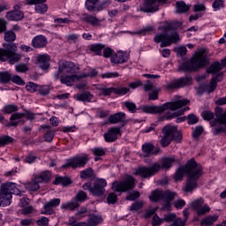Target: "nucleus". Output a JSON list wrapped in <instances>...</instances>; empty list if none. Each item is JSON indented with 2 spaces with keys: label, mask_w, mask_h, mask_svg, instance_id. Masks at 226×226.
Segmentation results:
<instances>
[{
  "label": "nucleus",
  "mask_w": 226,
  "mask_h": 226,
  "mask_svg": "<svg viewBox=\"0 0 226 226\" xmlns=\"http://www.w3.org/2000/svg\"><path fill=\"white\" fill-rule=\"evenodd\" d=\"M54 185H62L63 186H68L72 185V180L66 177H57L54 182Z\"/></svg>",
  "instance_id": "41"
},
{
  "label": "nucleus",
  "mask_w": 226,
  "mask_h": 226,
  "mask_svg": "<svg viewBox=\"0 0 226 226\" xmlns=\"http://www.w3.org/2000/svg\"><path fill=\"white\" fill-rule=\"evenodd\" d=\"M105 186H107V180L103 178L97 179L90 189V193L95 197H102L105 192Z\"/></svg>",
  "instance_id": "15"
},
{
  "label": "nucleus",
  "mask_w": 226,
  "mask_h": 226,
  "mask_svg": "<svg viewBox=\"0 0 226 226\" xmlns=\"http://www.w3.org/2000/svg\"><path fill=\"white\" fill-rule=\"evenodd\" d=\"M186 110H190V108L185 107L184 109H178L177 111H174L172 113L166 114V119H174L175 117H179V116H183Z\"/></svg>",
  "instance_id": "36"
},
{
  "label": "nucleus",
  "mask_w": 226,
  "mask_h": 226,
  "mask_svg": "<svg viewBox=\"0 0 226 226\" xmlns=\"http://www.w3.org/2000/svg\"><path fill=\"white\" fill-rule=\"evenodd\" d=\"M87 162H89V155H76L68 159L66 163L62 166L63 169H82L86 167Z\"/></svg>",
  "instance_id": "12"
},
{
  "label": "nucleus",
  "mask_w": 226,
  "mask_h": 226,
  "mask_svg": "<svg viewBox=\"0 0 226 226\" xmlns=\"http://www.w3.org/2000/svg\"><path fill=\"white\" fill-rule=\"evenodd\" d=\"M11 80V74L9 72H0V84H8Z\"/></svg>",
  "instance_id": "42"
},
{
  "label": "nucleus",
  "mask_w": 226,
  "mask_h": 226,
  "mask_svg": "<svg viewBox=\"0 0 226 226\" xmlns=\"http://www.w3.org/2000/svg\"><path fill=\"white\" fill-rule=\"evenodd\" d=\"M83 20L94 27H100V26H102V19H98V18L94 15H87Z\"/></svg>",
  "instance_id": "32"
},
{
  "label": "nucleus",
  "mask_w": 226,
  "mask_h": 226,
  "mask_svg": "<svg viewBox=\"0 0 226 226\" xmlns=\"http://www.w3.org/2000/svg\"><path fill=\"white\" fill-rule=\"evenodd\" d=\"M74 100H77V102H83L84 103L91 102V100H93V94L89 92H82L73 95Z\"/></svg>",
  "instance_id": "27"
},
{
  "label": "nucleus",
  "mask_w": 226,
  "mask_h": 226,
  "mask_svg": "<svg viewBox=\"0 0 226 226\" xmlns=\"http://www.w3.org/2000/svg\"><path fill=\"white\" fill-rule=\"evenodd\" d=\"M19 224L21 226H31L34 224V221L33 219H20Z\"/></svg>",
  "instance_id": "64"
},
{
  "label": "nucleus",
  "mask_w": 226,
  "mask_h": 226,
  "mask_svg": "<svg viewBox=\"0 0 226 226\" xmlns=\"http://www.w3.org/2000/svg\"><path fill=\"white\" fill-rule=\"evenodd\" d=\"M37 91L39 94L47 96V94H50V87L49 85L38 86Z\"/></svg>",
  "instance_id": "46"
},
{
  "label": "nucleus",
  "mask_w": 226,
  "mask_h": 226,
  "mask_svg": "<svg viewBox=\"0 0 226 226\" xmlns=\"http://www.w3.org/2000/svg\"><path fill=\"white\" fill-rule=\"evenodd\" d=\"M17 44H4V49H0V61H9V64L19 63V61L22 59V55L17 53Z\"/></svg>",
  "instance_id": "7"
},
{
  "label": "nucleus",
  "mask_w": 226,
  "mask_h": 226,
  "mask_svg": "<svg viewBox=\"0 0 226 226\" xmlns=\"http://www.w3.org/2000/svg\"><path fill=\"white\" fill-rule=\"evenodd\" d=\"M144 91H152L148 94V100H158V93L160 88H157L151 83V81H147V83L143 86Z\"/></svg>",
  "instance_id": "22"
},
{
  "label": "nucleus",
  "mask_w": 226,
  "mask_h": 226,
  "mask_svg": "<svg viewBox=\"0 0 226 226\" xmlns=\"http://www.w3.org/2000/svg\"><path fill=\"white\" fill-rule=\"evenodd\" d=\"M80 74L62 76L60 79V82H62V84H65V86H73L75 80H80Z\"/></svg>",
  "instance_id": "28"
},
{
  "label": "nucleus",
  "mask_w": 226,
  "mask_h": 226,
  "mask_svg": "<svg viewBox=\"0 0 226 226\" xmlns=\"http://www.w3.org/2000/svg\"><path fill=\"white\" fill-rule=\"evenodd\" d=\"M130 59V55L126 51H118L111 57V63L115 64H123Z\"/></svg>",
  "instance_id": "21"
},
{
  "label": "nucleus",
  "mask_w": 226,
  "mask_h": 226,
  "mask_svg": "<svg viewBox=\"0 0 226 226\" xmlns=\"http://www.w3.org/2000/svg\"><path fill=\"white\" fill-rule=\"evenodd\" d=\"M176 7L177 13H186L190 10V5L186 4L184 1L177 2Z\"/></svg>",
  "instance_id": "37"
},
{
  "label": "nucleus",
  "mask_w": 226,
  "mask_h": 226,
  "mask_svg": "<svg viewBox=\"0 0 226 226\" xmlns=\"http://www.w3.org/2000/svg\"><path fill=\"white\" fill-rule=\"evenodd\" d=\"M49 41L45 35H36L32 40V45L34 47V49H45Z\"/></svg>",
  "instance_id": "23"
},
{
  "label": "nucleus",
  "mask_w": 226,
  "mask_h": 226,
  "mask_svg": "<svg viewBox=\"0 0 226 226\" xmlns=\"http://www.w3.org/2000/svg\"><path fill=\"white\" fill-rule=\"evenodd\" d=\"M185 174L188 180L184 187V192H192L197 188V179L202 176V167L197 164L195 160H190L185 166H181L177 170L174 176L175 181H181Z\"/></svg>",
  "instance_id": "1"
},
{
  "label": "nucleus",
  "mask_w": 226,
  "mask_h": 226,
  "mask_svg": "<svg viewBox=\"0 0 226 226\" xmlns=\"http://www.w3.org/2000/svg\"><path fill=\"white\" fill-rule=\"evenodd\" d=\"M126 114L124 112H117L115 113L109 117V122L111 124H117V123H121L123 119H125Z\"/></svg>",
  "instance_id": "31"
},
{
  "label": "nucleus",
  "mask_w": 226,
  "mask_h": 226,
  "mask_svg": "<svg viewBox=\"0 0 226 226\" xmlns=\"http://www.w3.org/2000/svg\"><path fill=\"white\" fill-rule=\"evenodd\" d=\"M124 107L129 110V112H135L137 110V106L132 102H125Z\"/></svg>",
  "instance_id": "62"
},
{
  "label": "nucleus",
  "mask_w": 226,
  "mask_h": 226,
  "mask_svg": "<svg viewBox=\"0 0 226 226\" xmlns=\"http://www.w3.org/2000/svg\"><path fill=\"white\" fill-rule=\"evenodd\" d=\"M41 128H47L46 133L44 134L46 142H52L54 140V131L50 129V126L47 125H42Z\"/></svg>",
  "instance_id": "40"
},
{
  "label": "nucleus",
  "mask_w": 226,
  "mask_h": 226,
  "mask_svg": "<svg viewBox=\"0 0 226 226\" xmlns=\"http://www.w3.org/2000/svg\"><path fill=\"white\" fill-rule=\"evenodd\" d=\"M143 206H144L143 201H137L130 207V211H139L142 209Z\"/></svg>",
  "instance_id": "57"
},
{
  "label": "nucleus",
  "mask_w": 226,
  "mask_h": 226,
  "mask_svg": "<svg viewBox=\"0 0 226 226\" xmlns=\"http://www.w3.org/2000/svg\"><path fill=\"white\" fill-rule=\"evenodd\" d=\"M223 66H226V58L222 59L221 64L219 62L212 64L207 69V73H212V75H218L223 69Z\"/></svg>",
  "instance_id": "24"
},
{
  "label": "nucleus",
  "mask_w": 226,
  "mask_h": 226,
  "mask_svg": "<svg viewBox=\"0 0 226 226\" xmlns=\"http://www.w3.org/2000/svg\"><path fill=\"white\" fill-rule=\"evenodd\" d=\"M80 206V203H78L75 200L68 201L66 203H63L61 206V209H70V211H74Z\"/></svg>",
  "instance_id": "35"
},
{
  "label": "nucleus",
  "mask_w": 226,
  "mask_h": 226,
  "mask_svg": "<svg viewBox=\"0 0 226 226\" xmlns=\"http://www.w3.org/2000/svg\"><path fill=\"white\" fill-rule=\"evenodd\" d=\"M26 89L28 93H36L38 91V85L34 82H28L26 85Z\"/></svg>",
  "instance_id": "52"
},
{
  "label": "nucleus",
  "mask_w": 226,
  "mask_h": 226,
  "mask_svg": "<svg viewBox=\"0 0 226 226\" xmlns=\"http://www.w3.org/2000/svg\"><path fill=\"white\" fill-rule=\"evenodd\" d=\"M16 72L19 73H26V72L29 71V67L26 64H19L15 66Z\"/></svg>",
  "instance_id": "54"
},
{
  "label": "nucleus",
  "mask_w": 226,
  "mask_h": 226,
  "mask_svg": "<svg viewBox=\"0 0 226 226\" xmlns=\"http://www.w3.org/2000/svg\"><path fill=\"white\" fill-rule=\"evenodd\" d=\"M22 192L17 188L15 183H5L0 186V206H10L11 204V195L22 197Z\"/></svg>",
  "instance_id": "6"
},
{
  "label": "nucleus",
  "mask_w": 226,
  "mask_h": 226,
  "mask_svg": "<svg viewBox=\"0 0 226 226\" xmlns=\"http://www.w3.org/2000/svg\"><path fill=\"white\" fill-rule=\"evenodd\" d=\"M201 116L205 121H211L215 117V114L209 110L203 111Z\"/></svg>",
  "instance_id": "58"
},
{
  "label": "nucleus",
  "mask_w": 226,
  "mask_h": 226,
  "mask_svg": "<svg viewBox=\"0 0 226 226\" xmlns=\"http://www.w3.org/2000/svg\"><path fill=\"white\" fill-rule=\"evenodd\" d=\"M133 188H135V178L132 176H128L124 180L113 182L111 186L113 192L120 193L133 190Z\"/></svg>",
  "instance_id": "11"
},
{
  "label": "nucleus",
  "mask_w": 226,
  "mask_h": 226,
  "mask_svg": "<svg viewBox=\"0 0 226 226\" xmlns=\"http://www.w3.org/2000/svg\"><path fill=\"white\" fill-rule=\"evenodd\" d=\"M183 136L181 135V132L177 131V126L166 125L162 128V136L161 137L160 143L162 147H167L172 140L181 142Z\"/></svg>",
  "instance_id": "8"
},
{
  "label": "nucleus",
  "mask_w": 226,
  "mask_h": 226,
  "mask_svg": "<svg viewBox=\"0 0 226 226\" xmlns=\"http://www.w3.org/2000/svg\"><path fill=\"white\" fill-rule=\"evenodd\" d=\"M61 204V199L55 198L48 201L41 209V215H54V207H57Z\"/></svg>",
  "instance_id": "18"
},
{
  "label": "nucleus",
  "mask_w": 226,
  "mask_h": 226,
  "mask_svg": "<svg viewBox=\"0 0 226 226\" xmlns=\"http://www.w3.org/2000/svg\"><path fill=\"white\" fill-rule=\"evenodd\" d=\"M11 80L13 84H17L18 86H24L26 84L19 75L11 76Z\"/></svg>",
  "instance_id": "55"
},
{
  "label": "nucleus",
  "mask_w": 226,
  "mask_h": 226,
  "mask_svg": "<svg viewBox=\"0 0 226 226\" xmlns=\"http://www.w3.org/2000/svg\"><path fill=\"white\" fill-rule=\"evenodd\" d=\"M149 200L152 202H158L159 200H163V192L162 191H154L149 196Z\"/></svg>",
  "instance_id": "38"
},
{
  "label": "nucleus",
  "mask_w": 226,
  "mask_h": 226,
  "mask_svg": "<svg viewBox=\"0 0 226 226\" xmlns=\"http://www.w3.org/2000/svg\"><path fill=\"white\" fill-rule=\"evenodd\" d=\"M163 223V219L160 218L157 215H154L152 220L153 226L162 225Z\"/></svg>",
  "instance_id": "63"
},
{
  "label": "nucleus",
  "mask_w": 226,
  "mask_h": 226,
  "mask_svg": "<svg viewBox=\"0 0 226 226\" xmlns=\"http://www.w3.org/2000/svg\"><path fill=\"white\" fill-rule=\"evenodd\" d=\"M191 207L196 211L197 216H204V215H207L211 211V207L204 202L202 198L192 200Z\"/></svg>",
  "instance_id": "14"
},
{
  "label": "nucleus",
  "mask_w": 226,
  "mask_h": 226,
  "mask_svg": "<svg viewBox=\"0 0 226 226\" xmlns=\"http://www.w3.org/2000/svg\"><path fill=\"white\" fill-rule=\"evenodd\" d=\"M216 117L214 121L210 122L211 126L214 128V135H219V133H226V111H223V108L217 107Z\"/></svg>",
  "instance_id": "9"
},
{
  "label": "nucleus",
  "mask_w": 226,
  "mask_h": 226,
  "mask_svg": "<svg viewBox=\"0 0 226 226\" xmlns=\"http://www.w3.org/2000/svg\"><path fill=\"white\" fill-rule=\"evenodd\" d=\"M58 68L60 73H76L77 70H79L73 62L66 60H60L58 62Z\"/></svg>",
  "instance_id": "16"
},
{
  "label": "nucleus",
  "mask_w": 226,
  "mask_h": 226,
  "mask_svg": "<svg viewBox=\"0 0 226 226\" xmlns=\"http://www.w3.org/2000/svg\"><path fill=\"white\" fill-rule=\"evenodd\" d=\"M188 103H190V100L182 99L166 102L161 106H140L138 109L142 110L145 114H162L165 110H172V112L179 110V109L185 107V105H188Z\"/></svg>",
  "instance_id": "4"
},
{
  "label": "nucleus",
  "mask_w": 226,
  "mask_h": 226,
  "mask_svg": "<svg viewBox=\"0 0 226 226\" xmlns=\"http://www.w3.org/2000/svg\"><path fill=\"white\" fill-rule=\"evenodd\" d=\"M24 117H26V113H14L11 116V122L8 124V126H17L20 123H24Z\"/></svg>",
  "instance_id": "26"
},
{
  "label": "nucleus",
  "mask_w": 226,
  "mask_h": 226,
  "mask_svg": "<svg viewBox=\"0 0 226 226\" xmlns=\"http://www.w3.org/2000/svg\"><path fill=\"white\" fill-rule=\"evenodd\" d=\"M167 0H144L143 4L139 7V11L145 13H154L160 10L161 4H165Z\"/></svg>",
  "instance_id": "13"
},
{
  "label": "nucleus",
  "mask_w": 226,
  "mask_h": 226,
  "mask_svg": "<svg viewBox=\"0 0 226 226\" xmlns=\"http://www.w3.org/2000/svg\"><path fill=\"white\" fill-rule=\"evenodd\" d=\"M56 27H63V24H71L72 22L68 18H57L54 19Z\"/></svg>",
  "instance_id": "45"
},
{
  "label": "nucleus",
  "mask_w": 226,
  "mask_h": 226,
  "mask_svg": "<svg viewBox=\"0 0 226 226\" xmlns=\"http://www.w3.org/2000/svg\"><path fill=\"white\" fill-rule=\"evenodd\" d=\"M19 110V106L15 104H9L3 108L2 112L4 114H13V112H17Z\"/></svg>",
  "instance_id": "44"
},
{
  "label": "nucleus",
  "mask_w": 226,
  "mask_h": 226,
  "mask_svg": "<svg viewBox=\"0 0 226 226\" xmlns=\"http://www.w3.org/2000/svg\"><path fill=\"white\" fill-rule=\"evenodd\" d=\"M176 197V192H172L170 191H167L163 192V199L167 200L168 202H170Z\"/></svg>",
  "instance_id": "60"
},
{
  "label": "nucleus",
  "mask_w": 226,
  "mask_h": 226,
  "mask_svg": "<svg viewBox=\"0 0 226 226\" xmlns=\"http://www.w3.org/2000/svg\"><path fill=\"white\" fill-rule=\"evenodd\" d=\"M219 216L217 215H208L200 221L201 226H211L215 222H218Z\"/></svg>",
  "instance_id": "33"
},
{
  "label": "nucleus",
  "mask_w": 226,
  "mask_h": 226,
  "mask_svg": "<svg viewBox=\"0 0 226 226\" xmlns=\"http://www.w3.org/2000/svg\"><path fill=\"white\" fill-rule=\"evenodd\" d=\"M158 33L154 37L155 43H161V47H170L172 43H177L179 41V34L174 29L172 23H166L164 26L158 27Z\"/></svg>",
  "instance_id": "2"
},
{
  "label": "nucleus",
  "mask_w": 226,
  "mask_h": 226,
  "mask_svg": "<svg viewBox=\"0 0 226 226\" xmlns=\"http://www.w3.org/2000/svg\"><path fill=\"white\" fill-rule=\"evenodd\" d=\"M4 40L5 41H9L10 43H11L14 40H17V35L15 34V33L8 31L5 33Z\"/></svg>",
  "instance_id": "53"
},
{
  "label": "nucleus",
  "mask_w": 226,
  "mask_h": 226,
  "mask_svg": "<svg viewBox=\"0 0 226 226\" xmlns=\"http://www.w3.org/2000/svg\"><path fill=\"white\" fill-rule=\"evenodd\" d=\"M99 1L100 0H87L85 3L87 10L88 11H96Z\"/></svg>",
  "instance_id": "39"
},
{
  "label": "nucleus",
  "mask_w": 226,
  "mask_h": 226,
  "mask_svg": "<svg viewBox=\"0 0 226 226\" xmlns=\"http://www.w3.org/2000/svg\"><path fill=\"white\" fill-rule=\"evenodd\" d=\"M93 174H94L93 169L88 168V169L81 171L80 177H81V179H87L89 177H93Z\"/></svg>",
  "instance_id": "51"
},
{
  "label": "nucleus",
  "mask_w": 226,
  "mask_h": 226,
  "mask_svg": "<svg viewBox=\"0 0 226 226\" xmlns=\"http://www.w3.org/2000/svg\"><path fill=\"white\" fill-rule=\"evenodd\" d=\"M46 0H26L25 4H35L36 13L43 14L49 10V7L45 4Z\"/></svg>",
  "instance_id": "20"
},
{
  "label": "nucleus",
  "mask_w": 226,
  "mask_h": 226,
  "mask_svg": "<svg viewBox=\"0 0 226 226\" xmlns=\"http://www.w3.org/2000/svg\"><path fill=\"white\" fill-rule=\"evenodd\" d=\"M7 20H22L24 19V12L22 11H10L6 13Z\"/></svg>",
  "instance_id": "29"
},
{
  "label": "nucleus",
  "mask_w": 226,
  "mask_h": 226,
  "mask_svg": "<svg viewBox=\"0 0 226 226\" xmlns=\"http://www.w3.org/2000/svg\"><path fill=\"white\" fill-rule=\"evenodd\" d=\"M176 159L174 157H166L161 160L160 163H154L148 167H139L135 170L134 176H140L143 179H147L148 177H152V176H156L158 172H160V169H170Z\"/></svg>",
  "instance_id": "3"
},
{
  "label": "nucleus",
  "mask_w": 226,
  "mask_h": 226,
  "mask_svg": "<svg viewBox=\"0 0 226 226\" xmlns=\"http://www.w3.org/2000/svg\"><path fill=\"white\" fill-rule=\"evenodd\" d=\"M212 6L215 11H218L221 8H223V1L222 0H215L212 4Z\"/></svg>",
  "instance_id": "59"
},
{
  "label": "nucleus",
  "mask_w": 226,
  "mask_h": 226,
  "mask_svg": "<svg viewBox=\"0 0 226 226\" xmlns=\"http://www.w3.org/2000/svg\"><path fill=\"white\" fill-rule=\"evenodd\" d=\"M103 49H105V45L100 43L92 44L90 46L91 52H94L96 56H102V50H103Z\"/></svg>",
  "instance_id": "43"
},
{
  "label": "nucleus",
  "mask_w": 226,
  "mask_h": 226,
  "mask_svg": "<svg viewBox=\"0 0 226 226\" xmlns=\"http://www.w3.org/2000/svg\"><path fill=\"white\" fill-rule=\"evenodd\" d=\"M216 84H218V76L212 78L211 83L206 87V90L208 93H213L216 89Z\"/></svg>",
  "instance_id": "47"
},
{
  "label": "nucleus",
  "mask_w": 226,
  "mask_h": 226,
  "mask_svg": "<svg viewBox=\"0 0 226 226\" xmlns=\"http://www.w3.org/2000/svg\"><path fill=\"white\" fill-rule=\"evenodd\" d=\"M96 75H98V72L96 71V69H91L89 68L87 72H84L82 74H79L80 79H87V77H96Z\"/></svg>",
  "instance_id": "48"
},
{
  "label": "nucleus",
  "mask_w": 226,
  "mask_h": 226,
  "mask_svg": "<svg viewBox=\"0 0 226 226\" xmlns=\"http://www.w3.org/2000/svg\"><path fill=\"white\" fill-rule=\"evenodd\" d=\"M142 151L145 154V156H151V154H158L160 153V148L154 150V146L150 143H147L142 146Z\"/></svg>",
  "instance_id": "30"
},
{
  "label": "nucleus",
  "mask_w": 226,
  "mask_h": 226,
  "mask_svg": "<svg viewBox=\"0 0 226 226\" xmlns=\"http://www.w3.org/2000/svg\"><path fill=\"white\" fill-rule=\"evenodd\" d=\"M128 91H130V88L128 87H117V88L114 87L113 89L114 94H121V95L126 94Z\"/></svg>",
  "instance_id": "56"
},
{
  "label": "nucleus",
  "mask_w": 226,
  "mask_h": 226,
  "mask_svg": "<svg viewBox=\"0 0 226 226\" xmlns=\"http://www.w3.org/2000/svg\"><path fill=\"white\" fill-rule=\"evenodd\" d=\"M207 63V53L206 49H201L198 50L195 56L191 59V61L184 62L179 64L178 70L180 72H197Z\"/></svg>",
  "instance_id": "5"
},
{
  "label": "nucleus",
  "mask_w": 226,
  "mask_h": 226,
  "mask_svg": "<svg viewBox=\"0 0 226 226\" xmlns=\"http://www.w3.org/2000/svg\"><path fill=\"white\" fill-rule=\"evenodd\" d=\"M36 60L41 70H47L50 66V56L47 54L37 56Z\"/></svg>",
  "instance_id": "25"
},
{
  "label": "nucleus",
  "mask_w": 226,
  "mask_h": 226,
  "mask_svg": "<svg viewBox=\"0 0 226 226\" xmlns=\"http://www.w3.org/2000/svg\"><path fill=\"white\" fill-rule=\"evenodd\" d=\"M103 222V218H102V215H92L90 218H88L87 222H86L87 226H96L100 225Z\"/></svg>",
  "instance_id": "34"
},
{
  "label": "nucleus",
  "mask_w": 226,
  "mask_h": 226,
  "mask_svg": "<svg viewBox=\"0 0 226 226\" xmlns=\"http://www.w3.org/2000/svg\"><path fill=\"white\" fill-rule=\"evenodd\" d=\"M87 199V194L84 191H79L75 198L74 200L79 204V202H84Z\"/></svg>",
  "instance_id": "49"
},
{
  "label": "nucleus",
  "mask_w": 226,
  "mask_h": 226,
  "mask_svg": "<svg viewBox=\"0 0 226 226\" xmlns=\"http://www.w3.org/2000/svg\"><path fill=\"white\" fill-rule=\"evenodd\" d=\"M191 80H192V78H181L179 79L169 82L164 86V87L169 91L172 89H178V87H185V86H188Z\"/></svg>",
  "instance_id": "17"
},
{
  "label": "nucleus",
  "mask_w": 226,
  "mask_h": 226,
  "mask_svg": "<svg viewBox=\"0 0 226 226\" xmlns=\"http://www.w3.org/2000/svg\"><path fill=\"white\" fill-rule=\"evenodd\" d=\"M13 142V138L10 136H2L0 137V147L4 146H7L8 144H11Z\"/></svg>",
  "instance_id": "50"
},
{
  "label": "nucleus",
  "mask_w": 226,
  "mask_h": 226,
  "mask_svg": "<svg viewBox=\"0 0 226 226\" xmlns=\"http://www.w3.org/2000/svg\"><path fill=\"white\" fill-rule=\"evenodd\" d=\"M108 204H116L117 202V196L114 192H110L107 197Z\"/></svg>",
  "instance_id": "61"
},
{
  "label": "nucleus",
  "mask_w": 226,
  "mask_h": 226,
  "mask_svg": "<svg viewBox=\"0 0 226 226\" xmlns=\"http://www.w3.org/2000/svg\"><path fill=\"white\" fill-rule=\"evenodd\" d=\"M117 135H121V128L119 127L109 128L107 132L104 133V140L106 142H115V140H117Z\"/></svg>",
  "instance_id": "19"
},
{
  "label": "nucleus",
  "mask_w": 226,
  "mask_h": 226,
  "mask_svg": "<svg viewBox=\"0 0 226 226\" xmlns=\"http://www.w3.org/2000/svg\"><path fill=\"white\" fill-rule=\"evenodd\" d=\"M50 181V172L44 171L37 175L31 182L25 184V188L29 192H36L40 190V183H49Z\"/></svg>",
  "instance_id": "10"
}]
</instances>
